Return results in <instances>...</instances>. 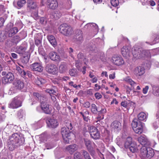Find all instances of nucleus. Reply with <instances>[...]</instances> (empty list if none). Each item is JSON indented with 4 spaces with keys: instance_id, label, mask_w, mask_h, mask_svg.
Here are the masks:
<instances>
[{
    "instance_id": "29",
    "label": "nucleus",
    "mask_w": 159,
    "mask_h": 159,
    "mask_svg": "<svg viewBox=\"0 0 159 159\" xmlns=\"http://www.w3.org/2000/svg\"><path fill=\"white\" fill-rule=\"evenodd\" d=\"M28 7L32 9H35L37 7L36 2H34L33 0H28L27 1Z\"/></svg>"
},
{
    "instance_id": "5",
    "label": "nucleus",
    "mask_w": 159,
    "mask_h": 159,
    "mask_svg": "<svg viewBox=\"0 0 159 159\" xmlns=\"http://www.w3.org/2000/svg\"><path fill=\"white\" fill-rule=\"evenodd\" d=\"M137 119L134 120L132 123V126L134 132L139 134L143 131L142 123L140 121H137Z\"/></svg>"
},
{
    "instance_id": "17",
    "label": "nucleus",
    "mask_w": 159,
    "mask_h": 159,
    "mask_svg": "<svg viewBox=\"0 0 159 159\" xmlns=\"http://www.w3.org/2000/svg\"><path fill=\"white\" fill-rule=\"evenodd\" d=\"M131 48L130 47L124 46L121 49V53L123 57L127 58L129 56Z\"/></svg>"
},
{
    "instance_id": "60",
    "label": "nucleus",
    "mask_w": 159,
    "mask_h": 159,
    "mask_svg": "<svg viewBox=\"0 0 159 159\" xmlns=\"http://www.w3.org/2000/svg\"><path fill=\"white\" fill-rule=\"evenodd\" d=\"M148 89H149V87L148 86H146L145 88H144L143 89V93L144 94H146L148 92Z\"/></svg>"
},
{
    "instance_id": "41",
    "label": "nucleus",
    "mask_w": 159,
    "mask_h": 159,
    "mask_svg": "<svg viewBox=\"0 0 159 159\" xmlns=\"http://www.w3.org/2000/svg\"><path fill=\"white\" fill-rule=\"evenodd\" d=\"M61 13L58 11H56L52 13V16L56 20L59 18L61 16Z\"/></svg>"
},
{
    "instance_id": "53",
    "label": "nucleus",
    "mask_w": 159,
    "mask_h": 159,
    "mask_svg": "<svg viewBox=\"0 0 159 159\" xmlns=\"http://www.w3.org/2000/svg\"><path fill=\"white\" fill-rule=\"evenodd\" d=\"M46 92L48 93H49L50 94H55L56 93V91L53 89H47L46 90Z\"/></svg>"
},
{
    "instance_id": "28",
    "label": "nucleus",
    "mask_w": 159,
    "mask_h": 159,
    "mask_svg": "<svg viewBox=\"0 0 159 159\" xmlns=\"http://www.w3.org/2000/svg\"><path fill=\"white\" fill-rule=\"evenodd\" d=\"M30 57V54L28 53H26L23 55L21 60V62L24 64H27L29 61Z\"/></svg>"
},
{
    "instance_id": "49",
    "label": "nucleus",
    "mask_w": 159,
    "mask_h": 159,
    "mask_svg": "<svg viewBox=\"0 0 159 159\" xmlns=\"http://www.w3.org/2000/svg\"><path fill=\"white\" fill-rule=\"evenodd\" d=\"M111 5L115 7L117 6L119 3L118 0H111Z\"/></svg>"
},
{
    "instance_id": "47",
    "label": "nucleus",
    "mask_w": 159,
    "mask_h": 159,
    "mask_svg": "<svg viewBox=\"0 0 159 159\" xmlns=\"http://www.w3.org/2000/svg\"><path fill=\"white\" fill-rule=\"evenodd\" d=\"M26 2L25 0L18 1L17 2V6L20 8L21 7L25 4Z\"/></svg>"
},
{
    "instance_id": "61",
    "label": "nucleus",
    "mask_w": 159,
    "mask_h": 159,
    "mask_svg": "<svg viewBox=\"0 0 159 159\" xmlns=\"http://www.w3.org/2000/svg\"><path fill=\"white\" fill-rule=\"evenodd\" d=\"M115 73L113 72L112 74H110L109 75V78L110 79H113L115 78Z\"/></svg>"
},
{
    "instance_id": "56",
    "label": "nucleus",
    "mask_w": 159,
    "mask_h": 159,
    "mask_svg": "<svg viewBox=\"0 0 159 159\" xmlns=\"http://www.w3.org/2000/svg\"><path fill=\"white\" fill-rule=\"evenodd\" d=\"M95 97L96 99H99L102 98V96L99 93H97L95 94Z\"/></svg>"
},
{
    "instance_id": "16",
    "label": "nucleus",
    "mask_w": 159,
    "mask_h": 159,
    "mask_svg": "<svg viewBox=\"0 0 159 159\" xmlns=\"http://www.w3.org/2000/svg\"><path fill=\"white\" fill-rule=\"evenodd\" d=\"M47 4L50 8L53 10L56 9L58 6L57 0H48Z\"/></svg>"
},
{
    "instance_id": "51",
    "label": "nucleus",
    "mask_w": 159,
    "mask_h": 159,
    "mask_svg": "<svg viewBox=\"0 0 159 159\" xmlns=\"http://www.w3.org/2000/svg\"><path fill=\"white\" fill-rule=\"evenodd\" d=\"M66 128L69 129V130H71L73 128V127L71 123L70 122H68L66 124Z\"/></svg>"
},
{
    "instance_id": "34",
    "label": "nucleus",
    "mask_w": 159,
    "mask_h": 159,
    "mask_svg": "<svg viewBox=\"0 0 159 159\" xmlns=\"http://www.w3.org/2000/svg\"><path fill=\"white\" fill-rule=\"evenodd\" d=\"M153 94L155 96H159V87L152 85Z\"/></svg>"
},
{
    "instance_id": "27",
    "label": "nucleus",
    "mask_w": 159,
    "mask_h": 159,
    "mask_svg": "<svg viewBox=\"0 0 159 159\" xmlns=\"http://www.w3.org/2000/svg\"><path fill=\"white\" fill-rule=\"evenodd\" d=\"M47 39L51 44L54 47L57 45V42L54 37L52 35H48Z\"/></svg>"
},
{
    "instance_id": "59",
    "label": "nucleus",
    "mask_w": 159,
    "mask_h": 159,
    "mask_svg": "<svg viewBox=\"0 0 159 159\" xmlns=\"http://www.w3.org/2000/svg\"><path fill=\"white\" fill-rule=\"evenodd\" d=\"M23 115V112L22 110H20L18 112L17 115L20 118H22Z\"/></svg>"
},
{
    "instance_id": "3",
    "label": "nucleus",
    "mask_w": 159,
    "mask_h": 159,
    "mask_svg": "<svg viewBox=\"0 0 159 159\" xmlns=\"http://www.w3.org/2000/svg\"><path fill=\"white\" fill-rule=\"evenodd\" d=\"M59 29L60 33L66 36H69L74 33L72 28L66 24L61 25L59 27Z\"/></svg>"
},
{
    "instance_id": "13",
    "label": "nucleus",
    "mask_w": 159,
    "mask_h": 159,
    "mask_svg": "<svg viewBox=\"0 0 159 159\" xmlns=\"http://www.w3.org/2000/svg\"><path fill=\"white\" fill-rule=\"evenodd\" d=\"M46 122L48 126L50 128H56L58 125L57 120L53 118L47 119Z\"/></svg>"
},
{
    "instance_id": "14",
    "label": "nucleus",
    "mask_w": 159,
    "mask_h": 159,
    "mask_svg": "<svg viewBox=\"0 0 159 159\" xmlns=\"http://www.w3.org/2000/svg\"><path fill=\"white\" fill-rule=\"evenodd\" d=\"M13 84L17 90H20L23 89L24 87L23 82L20 80H15L13 83Z\"/></svg>"
},
{
    "instance_id": "64",
    "label": "nucleus",
    "mask_w": 159,
    "mask_h": 159,
    "mask_svg": "<svg viewBox=\"0 0 159 159\" xmlns=\"http://www.w3.org/2000/svg\"><path fill=\"white\" fill-rule=\"evenodd\" d=\"M69 84L71 86H73L74 88H76L77 86L76 84H74V82L73 81H71L69 83Z\"/></svg>"
},
{
    "instance_id": "8",
    "label": "nucleus",
    "mask_w": 159,
    "mask_h": 159,
    "mask_svg": "<svg viewBox=\"0 0 159 159\" xmlns=\"http://www.w3.org/2000/svg\"><path fill=\"white\" fill-rule=\"evenodd\" d=\"M89 133L91 137L94 139H99L100 134L98 129L94 127H91L89 129Z\"/></svg>"
},
{
    "instance_id": "37",
    "label": "nucleus",
    "mask_w": 159,
    "mask_h": 159,
    "mask_svg": "<svg viewBox=\"0 0 159 159\" xmlns=\"http://www.w3.org/2000/svg\"><path fill=\"white\" fill-rule=\"evenodd\" d=\"M133 143H134V142H132V138L130 137H128L125 143V148H128Z\"/></svg>"
},
{
    "instance_id": "44",
    "label": "nucleus",
    "mask_w": 159,
    "mask_h": 159,
    "mask_svg": "<svg viewBox=\"0 0 159 159\" xmlns=\"http://www.w3.org/2000/svg\"><path fill=\"white\" fill-rule=\"evenodd\" d=\"M38 34H36L34 38L35 44L37 46L40 44L41 43V38H38Z\"/></svg>"
},
{
    "instance_id": "9",
    "label": "nucleus",
    "mask_w": 159,
    "mask_h": 159,
    "mask_svg": "<svg viewBox=\"0 0 159 159\" xmlns=\"http://www.w3.org/2000/svg\"><path fill=\"white\" fill-rule=\"evenodd\" d=\"M75 34L73 36V41L77 43H80L83 41L82 31L80 30H77L75 31Z\"/></svg>"
},
{
    "instance_id": "25",
    "label": "nucleus",
    "mask_w": 159,
    "mask_h": 159,
    "mask_svg": "<svg viewBox=\"0 0 159 159\" xmlns=\"http://www.w3.org/2000/svg\"><path fill=\"white\" fill-rule=\"evenodd\" d=\"M67 67L66 64L64 62H61L59 67V71L61 73L65 72L67 70Z\"/></svg>"
},
{
    "instance_id": "36",
    "label": "nucleus",
    "mask_w": 159,
    "mask_h": 159,
    "mask_svg": "<svg viewBox=\"0 0 159 159\" xmlns=\"http://www.w3.org/2000/svg\"><path fill=\"white\" fill-rule=\"evenodd\" d=\"M16 70L21 76L25 77L26 75V71L18 66L16 67Z\"/></svg>"
},
{
    "instance_id": "23",
    "label": "nucleus",
    "mask_w": 159,
    "mask_h": 159,
    "mask_svg": "<svg viewBox=\"0 0 159 159\" xmlns=\"http://www.w3.org/2000/svg\"><path fill=\"white\" fill-rule=\"evenodd\" d=\"M49 57L52 61H60V57L57 52H51L49 55Z\"/></svg>"
},
{
    "instance_id": "11",
    "label": "nucleus",
    "mask_w": 159,
    "mask_h": 159,
    "mask_svg": "<svg viewBox=\"0 0 159 159\" xmlns=\"http://www.w3.org/2000/svg\"><path fill=\"white\" fill-rule=\"evenodd\" d=\"M139 142L143 146H148L150 144V141L144 135H141L138 138Z\"/></svg>"
},
{
    "instance_id": "26",
    "label": "nucleus",
    "mask_w": 159,
    "mask_h": 159,
    "mask_svg": "<svg viewBox=\"0 0 159 159\" xmlns=\"http://www.w3.org/2000/svg\"><path fill=\"white\" fill-rule=\"evenodd\" d=\"M27 48L25 46H24L21 45L19 46H17L16 48V52L19 54H23L24 52L27 53L25 51Z\"/></svg>"
},
{
    "instance_id": "6",
    "label": "nucleus",
    "mask_w": 159,
    "mask_h": 159,
    "mask_svg": "<svg viewBox=\"0 0 159 159\" xmlns=\"http://www.w3.org/2000/svg\"><path fill=\"white\" fill-rule=\"evenodd\" d=\"M61 134L64 142L66 143H68L71 139L70 130L65 127H62L61 129Z\"/></svg>"
},
{
    "instance_id": "40",
    "label": "nucleus",
    "mask_w": 159,
    "mask_h": 159,
    "mask_svg": "<svg viewBox=\"0 0 159 159\" xmlns=\"http://www.w3.org/2000/svg\"><path fill=\"white\" fill-rule=\"evenodd\" d=\"M91 112L93 114H97L98 112L97 106L94 103L91 104Z\"/></svg>"
},
{
    "instance_id": "52",
    "label": "nucleus",
    "mask_w": 159,
    "mask_h": 159,
    "mask_svg": "<svg viewBox=\"0 0 159 159\" xmlns=\"http://www.w3.org/2000/svg\"><path fill=\"white\" fill-rule=\"evenodd\" d=\"M47 20L44 17H41L39 20L40 22L42 24H45L47 23Z\"/></svg>"
},
{
    "instance_id": "19",
    "label": "nucleus",
    "mask_w": 159,
    "mask_h": 159,
    "mask_svg": "<svg viewBox=\"0 0 159 159\" xmlns=\"http://www.w3.org/2000/svg\"><path fill=\"white\" fill-rule=\"evenodd\" d=\"M31 68L34 71H37L39 72H42L43 70V67L39 63H35L31 65Z\"/></svg>"
},
{
    "instance_id": "54",
    "label": "nucleus",
    "mask_w": 159,
    "mask_h": 159,
    "mask_svg": "<svg viewBox=\"0 0 159 159\" xmlns=\"http://www.w3.org/2000/svg\"><path fill=\"white\" fill-rule=\"evenodd\" d=\"M88 151L90 152L92 157L93 158L94 157L95 154V151L93 149H91V148H90L89 150H88Z\"/></svg>"
},
{
    "instance_id": "20",
    "label": "nucleus",
    "mask_w": 159,
    "mask_h": 159,
    "mask_svg": "<svg viewBox=\"0 0 159 159\" xmlns=\"http://www.w3.org/2000/svg\"><path fill=\"white\" fill-rule=\"evenodd\" d=\"M112 62L116 65H120L123 64L124 61L123 58L119 56H113L112 58Z\"/></svg>"
},
{
    "instance_id": "38",
    "label": "nucleus",
    "mask_w": 159,
    "mask_h": 159,
    "mask_svg": "<svg viewBox=\"0 0 159 159\" xmlns=\"http://www.w3.org/2000/svg\"><path fill=\"white\" fill-rule=\"evenodd\" d=\"M84 144L88 150H89L91 147V141L90 140L87 139H84Z\"/></svg>"
},
{
    "instance_id": "42",
    "label": "nucleus",
    "mask_w": 159,
    "mask_h": 159,
    "mask_svg": "<svg viewBox=\"0 0 159 159\" xmlns=\"http://www.w3.org/2000/svg\"><path fill=\"white\" fill-rule=\"evenodd\" d=\"M45 80L40 77H37L36 81V83L38 85H40L43 84L45 83Z\"/></svg>"
},
{
    "instance_id": "50",
    "label": "nucleus",
    "mask_w": 159,
    "mask_h": 159,
    "mask_svg": "<svg viewBox=\"0 0 159 159\" xmlns=\"http://www.w3.org/2000/svg\"><path fill=\"white\" fill-rule=\"evenodd\" d=\"M74 157L75 159H82L80 153L78 152H77L75 153Z\"/></svg>"
},
{
    "instance_id": "22",
    "label": "nucleus",
    "mask_w": 159,
    "mask_h": 159,
    "mask_svg": "<svg viewBox=\"0 0 159 159\" xmlns=\"http://www.w3.org/2000/svg\"><path fill=\"white\" fill-rule=\"evenodd\" d=\"M78 148L77 146L75 144L70 145L66 147V151L68 152L70 154H72Z\"/></svg>"
},
{
    "instance_id": "62",
    "label": "nucleus",
    "mask_w": 159,
    "mask_h": 159,
    "mask_svg": "<svg viewBox=\"0 0 159 159\" xmlns=\"http://www.w3.org/2000/svg\"><path fill=\"white\" fill-rule=\"evenodd\" d=\"M90 81L93 83H95L98 81V78L96 77H94L90 80Z\"/></svg>"
},
{
    "instance_id": "2",
    "label": "nucleus",
    "mask_w": 159,
    "mask_h": 159,
    "mask_svg": "<svg viewBox=\"0 0 159 159\" xmlns=\"http://www.w3.org/2000/svg\"><path fill=\"white\" fill-rule=\"evenodd\" d=\"M134 58L136 59H140L145 57L150 56V54L149 51L143 50L141 48H134L132 51Z\"/></svg>"
},
{
    "instance_id": "1",
    "label": "nucleus",
    "mask_w": 159,
    "mask_h": 159,
    "mask_svg": "<svg viewBox=\"0 0 159 159\" xmlns=\"http://www.w3.org/2000/svg\"><path fill=\"white\" fill-rule=\"evenodd\" d=\"M25 139L21 134L17 133L13 134L10 138L8 143V146L11 151L24 144Z\"/></svg>"
},
{
    "instance_id": "24",
    "label": "nucleus",
    "mask_w": 159,
    "mask_h": 159,
    "mask_svg": "<svg viewBox=\"0 0 159 159\" xmlns=\"http://www.w3.org/2000/svg\"><path fill=\"white\" fill-rule=\"evenodd\" d=\"M112 129L115 130H119L120 129L121 126V123L116 121H114L111 124Z\"/></svg>"
},
{
    "instance_id": "4",
    "label": "nucleus",
    "mask_w": 159,
    "mask_h": 159,
    "mask_svg": "<svg viewBox=\"0 0 159 159\" xmlns=\"http://www.w3.org/2000/svg\"><path fill=\"white\" fill-rule=\"evenodd\" d=\"M23 100L24 98L22 97H16L12 99L9 104L8 107L12 109L17 108L21 106L22 101Z\"/></svg>"
},
{
    "instance_id": "32",
    "label": "nucleus",
    "mask_w": 159,
    "mask_h": 159,
    "mask_svg": "<svg viewBox=\"0 0 159 159\" xmlns=\"http://www.w3.org/2000/svg\"><path fill=\"white\" fill-rule=\"evenodd\" d=\"M148 146H143L140 149V155L143 157H146V153L148 152Z\"/></svg>"
},
{
    "instance_id": "15",
    "label": "nucleus",
    "mask_w": 159,
    "mask_h": 159,
    "mask_svg": "<svg viewBox=\"0 0 159 159\" xmlns=\"http://www.w3.org/2000/svg\"><path fill=\"white\" fill-rule=\"evenodd\" d=\"M34 96L40 101L41 104L45 102L47 99L45 96L42 94L38 93H33Z\"/></svg>"
},
{
    "instance_id": "57",
    "label": "nucleus",
    "mask_w": 159,
    "mask_h": 159,
    "mask_svg": "<svg viewBox=\"0 0 159 159\" xmlns=\"http://www.w3.org/2000/svg\"><path fill=\"white\" fill-rule=\"evenodd\" d=\"M39 52L41 55L43 56L45 55V53L43 48H39Z\"/></svg>"
},
{
    "instance_id": "48",
    "label": "nucleus",
    "mask_w": 159,
    "mask_h": 159,
    "mask_svg": "<svg viewBox=\"0 0 159 159\" xmlns=\"http://www.w3.org/2000/svg\"><path fill=\"white\" fill-rule=\"evenodd\" d=\"M16 91L17 89L14 87H12L9 89L8 93L10 95H11L16 93Z\"/></svg>"
},
{
    "instance_id": "35",
    "label": "nucleus",
    "mask_w": 159,
    "mask_h": 159,
    "mask_svg": "<svg viewBox=\"0 0 159 159\" xmlns=\"http://www.w3.org/2000/svg\"><path fill=\"white\" fill-rule=\"evenodd\" d=\"M128 147L130 151L132 152H135L138 151L137 145L135 143H133Z\"/></svg>"
},
{
    "instance_id": "55",
    "label": "nucleus",
    "mask_w": 159,
    "mask_h": 159,
    "mask_svg": "<svg viewBox=\"0 0 159 159\" xmlns=\"http://www.w3.org/2000/svg\"><path fill=\"white\" fill-rule=\"evenodd\" d=\"M32 16H33L34 18H36L38 16V11L35 10L34 12H33L31 14Z\"/></svg>"
},
{
    "instance_id": "43",
    "label": "nucleus",
    "mask_w": 159,
    "mask_h": 159,
    "mask_svg": "<svg viewBox=\"0 0 159 159\" xmlns=\"http://www.w3.org/2000/svg\"><path fill=\"white\" fill-rule=\"evenodd\" d=\"M82 155L85 159H91L89 153L85 150H82Z\"/></svg>"
},
{
    "instance_id": "21",
    "label": "nucleus",
    "mask_w": 159,
    "mask_h": 159,
    "mask_svg": "<svg viewBox=\"0 0 159 159\" xmlns=\"http://www.w3.org/2000/svg\"><path fill=\"white\" fill-rule=\"evenodd\" d=\"M41 107L42 110L45 113L49 114L51 113L52 109L51 107H49L48 105L47 104V103H42Z\"/></svg>"
},
{
    "instance_id": "58",
    "label": "nucleus",
    "mask_w": 159,
    "mask_h": 159,
    "mask_svg": "<svg viewBox=\"0 0 159 159\" xmlns=\"http://www.w3.org/2000/svg\"><path fill=\"white\" fill-rule=\"evenodd\" d=\"M84 106L85 108H89L90 106V103L89 102H86L84 103Z\"/></svg>"
},
{
    "instance_id": "39",
    "label": "nucleus",
    "mask_w": 159,
    "mask_h": 159,
    "mask_svg": "<svg viewBox=\"0 0 159 159\" xmlns=\"http://www.w3.org/2000/svg\"><path fill=\"white\" fill-rule=\"evenodd\" d=\"M138 117L139 120H143L146 119L147 115L144 112H141L138 115Z\"/></svg>"
},
{
    "instance_id": "63",
    "label": "nucleus",
    "mask_w": 159,
    "mask_h": 159,
    "mask_svg": "<svg viewBox=\"0 0 159 159\" xmlns=\"http://www.w3.org/2000/svg\"><path fill=\"white\" fill-rule=\"evenodd\" d=\"M106 109L105 108H102L101 110L100 111H98V114H104L106 112Z\"/></svg>"
},
{
    "instance_id": "10",
    "label": "nucleus",
    "mask_w": 159,
    "mask_h": 159,
    "mask_svg": "<svg viewBox=\"0 0 159 159\" xmlns=\"http://www.w3.org/2000/svg\"><path fill=\"white\" fill-rule=\"evenodd\" d=\"M46 69L47 71L49 73L55 75L57 73L58 68L54 64H48L46 67Z\"/></svg>"
},
{
    "instance_id": "45",
    "label": "nucleus",
    "mask_w": 159,
    "mask_h": 159,
    "mask_svg": "<svg viewBox=\"0 0 159 159\" xmlns=\"http://www.w3.org/2000/svg\"><path fill=\"white\" fill-rule=\"evenodd\" d=\"M69 73L72 76H75L77 74V70L76 69H71L69 70Z\"/></svg>"
},
{
    "instance_id": "18",
    "label": "nucleus",
    "mask_w": 159,
    "mask_h": 159,
    "mask_svg": "<svg viewBox=\"0 0 159 159\" xmlns=\"http://www.w3.org/2000/svg\"><path fill=\"white\" fill-rule=\"evenodd\" d=\"M145 72V69L143 67L141 66L137 67L134 69V74L137 76L143 75Z\"/></svg>"
},
{
    "instance_id": "33",
    "label": "nucleus",
    "mask_w": 159,
    "mask_h": 159,
    "mask_svg": "<svg viewBox=\"0 0 159 159\" xmlns=\"http://www.w3.org/2000/svg\"><path fill=\"white\" fill-rule=\"evenodd\" d=\"M84 28H89V27L93 28V29L94 28L96 31H98V25L94 23H88L85 25L84 26Z\"/></svg>"
},
{
    "instance_id": "31",
    "label": "nucleus",
    "mask_w": 159,
    "mask_h": 159,
    "mask_svg": "<svg viewBox=\"0 0 159 159\" xmlns=\"http://www.w3.org/2000/svg\"><path fill=\"white\" fill-rule=\"evenodd\" d=\"M79 113L82 115L84 121L87 122L88 121L89 119V112L88 111H86L84 112H80Z\"/></svg>"
},
{
    "instance_id": "12",
    "label": "nucleus",
    "mask_w": 159,
    "mask_h": 159,
    "mask_svg": "<svg viewBox=\"0 0 159 159\" xmlns=\"http://www.w3.org/2000/svg\"><path fill=\"white\" fill-rule=\"evenodd\" d=\"M14 79L13 75L11 72H8L3 77L2 80L3 84H6L11 83Z\"/></svg>"
},
{
    "instance_id": "7",
    "label": "nucleus",
    "mask_w": 159,
    "mask_h": 159,
    "mask_svg": "<svg viewBox=\"0 0 159 159\" xmlns=\"http://www.w3.org/2000/svg\"><path fill=\"white\" fill-rule=\"evenodd\" d=\"M13 24L11 23H8L6 26V32H8L9 37H11L18 31L17 28L16 27L13 28Z\"/></svg>"
},
{
    "instance_id": "30",
    "label": "nucleus",
    "mask_w": 159,
    "mask_h": 159,
    "mask_svg": "<svg viewBox=\"0 0 159 159\" xmlns=\"http://www.w3.org/2000/svg\"><path fill=\"white\" fill-rule=\"evenodd\" d=\"M146 157L151 158L154 155V151L151 148L148 147V152L146 153Z\"/></svg>"
},
{
    "instance_id": "46",
    "label": "nucleus",
    "mask_w": 159,
    "mask_h": 159,
    "mask_svg": "<svg viewBox=\"0 0 159 159\" xmlns=\"http://www.w3.org/2000/svg\"><path fill=\"white\" fill-rule=\"evenodd\" d=\"M125 80L127 83L129 84L132 86H134L136 84L131 79L129 78L128 77L125 78Z\"/></svg>"
}]
</instances>
